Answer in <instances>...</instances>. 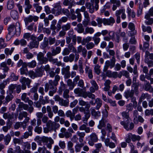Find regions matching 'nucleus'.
Wrapping results in <instances>:
<instances>
[{
  "label": "nucleus",
  "mask_w": 153,
  "mask_h": 153,
  "mask_svg": "<svg viewBox=\"0 0 153 153\" xmlns=\"http://www.w3.org/2000/svg\"><path fill=\"white\" fill-rule=\"evenodd\" d=\"M123 119L125 120L126 119V121H122L120 122L121 125L123 126L125 129L127 131L131 130L134 127V125L133 123H131L130 124L129 127H128V125L131 121L130 118L129 117V114L128 112L123 111L121 114Z\"/></svg>",
  "instance_id": "f257e3e1"
},
{
  "label": "nucleus",
  "mask_w": 153,
  "mask_h": 153,
  "mask_svg": "<svg viewBox=\"0 0 153 153\" xmlns=\"http://www.w3.org/2000/svg\"><path fill=\"white\" fill-rule=\"evenodd\" d=\"M9 33L11 36H13L15 34L19 35L21 32V28L20 24L17 22L15 26L13 25H10L8 28Z\"/></svg>",
  "instance_id": "f03ea898"
},
{
  "label": "nucleus",
  "mask_w": 153,
  "mask_h": 153,
  "mask_svg": "<svg viewBox=\"0 0 153 153\" xmlns=\"http://www.w3.org/2000/svg\"><path fill=\"white\" fill-rule=\"evenodd\" d=\"M90 107V104H88L87 107L85 108L82 107H80L78 106L79 109L80 111L81 112H83L85 114L84 117L83 118V121L84 123L87 122L90 117L91 114L89 109Z\"/></svg>",
  "instance_id": "7ed1b4c3"
},
{
  "label": "nucleus",
  "mask_w": 153,
  "mask_h": 153,
  "mask_svg": "<svg viewBox=\"0 0 153 153\" xmlns=\"http://www.w3.org/2000/svg\"><path fill=\"white\" fill-rule=\"evenodd\" d=\"M60 79V77L58 75H56L55 76V79L53 81L52 80H50L48 83H47L45 85V91L46 92H48L49 89V87L50 85H53L56 86L58 84V82Z\"/></svg>",
  "instance_id": "20e7f679"
},
{
  "label": "nucleus",
  "mask_w": 153,
  "mask_h": 153,
  "mask_svg": "<svg viewBox=\"0 0 153 153\" xmlns=\"http://www.w3.org/2000/svg\"><path fill=\"white\" fill-rule=\"evenodd\" d=\"M114 59V58H111L110 59V61L107 60L105 62L103 69V71L104 72H105L108 70L109 66L111 68H113L114 66L116 61Z\"/></svg>",
  "instance_id": "39448f33"
},
{
  "label": "nucleus",
  "mask_w": 153,
  "mask_h": 153,
  "mask_svg": "<svg viewBox=\"0 0 153 153\" xmlns=\"http://www.w3.org/2000/svg\"><path fill=\"white\" fill-rule=\"evenodd\" d=\"M98 140V137L96 134L92 133L89 136V139L88 141V144L91 146H93L94 143L97 142Z\"/></svg>",
  "instance_id": "423d86ee"
},
{
  "label": "nucleus",
  "mask_w": 153,
  "mask_h": 153,
  "mask_svg": "<svg viewBox=\"0 0 153 153\" xmlns=\"http://www.w3.org/2000/svg\"><path fill=\"white\" fill-rule=\"evenodd\" d=\"M37 59L41 64H46L48 62V59L44 57V54L41 52H39L37 54Z\"/></svg>",
  "instance_id": "0eeeda50"
},
{
  "label": "nucleus",
  "mask_w": 153,
  "mask_h": 153,
  "mask_svg": "<svg viewBox=\"0 0 153 153\" xmlns=\"http://www.w3.org/2000/svg\"><path fill=\"white\" fill-rule=\"evenodd\" d=\"M46 126L52 131L53 129H56L58 128L60 126V125L59 123L52 122L51 120H50L47 123Z\"/></svg>",
  "instance_id": "6e6552de"
},
{
  "label": "nucleus",
  "mask_w": 153,
  "mask_h": 153,
  "mask_svg": "<svg viewBox=\"0 0 153 153\" xmlns=\"http://www.w3.org/2000/svg\"><path fill=\"white\" fill-rule=\"evenodd\" d=\"M80 76L79 75L76 76L73 79V82L71 79H68L67 81L68 85L69 87V89L70 90H72L75 86L74 83H77V81L79 80Z\"/></svg>",
  "instance_id": "1a4fd4ad"
},
{
  "label": "nucleus",
  "mask_w": 153,
  "mask_h": 153,
  "mask_svg": "<svg viewBox=\"0 0 153 153\" xmlns=\"http://www.w3.org/2000/svg\"><path fill=\"white\" fill-rule=\"evenodd\" d=\"M70 69V66H67L65 67L62 68V74L64 75V78L65 79H68L71 76Z\"/></svg>",
  "instance_id": "9d476101"
},
{
  "label": "nucleus",
  "mask_w": 153,
  "mask_h": 153,
  "mask_svg": "<svg viewBox=\"0 0 153 153\" xmlns=\"http://www.w3.org/2000/svg\"><path fill=\"white\" fill-rule=\"evenodd\" d=\"M25 13L29 14L30 13V10L32 8V6L30 4L29 0H25L23 6Z\"/></svg>",
  "instance_id": "9b49d317"
},
{
  "label": "nucleus",
  "mask_w": 153,
  "mask_h": 153,
  "mask_svg": "<svg viewBox=\"0 0 153 153\" xmlns=\"http://www.w3.org/2000/svg\"><path fill=\"white\" fill-rule=\"evenodd\" d=\"M31 39L33 40V41L31 42L30 45H28L29 48L30 49L35 48H37L38 46L39 42L36 40V38L34 36H32Z\"/></svg>",
  "instance_id": "f8f14e48"
},
{
  "label": "nucleus",
  "mask_w": 153,
  "mask_h": 153,
  "mask_svg": "<svg viewBox=\"0 0 153 153\" xmlns=\"http://www.w3.org/2000/svg\"><path fill=\"white\" fill-rule=\"evenodd\" d=\"M124 12H125V10L124 8L120 9L116 11L115 15L117 17L116 22L117 23H119L120 22V15Z\"/></svg>",
  "instance_id": "ddd939ff"
},
{
  "label": "nucleus",
  "mask_w": 153,
  "mask_h": 153,
  "mask_svg": "<svg viewBox=\"0 0 153 153\" xmlns=\"http://www.w3.org/2000/svg\"><path fill=\"white\" fill-rule=\"evenodd\" d=\"M74 93L77 94L78 97H85V91H83V90L79 88L75 89L74 90Z\"/></svg>",
  "instance_id": "4468645a"
},
{
  "label": "nucleus",
  "mask_w": 153,
  "mask_h": 153,
  "mask_svg": "<svg viewBox=\"0 0 153 153\" xmlns=\"http://www.w3.org/2000/svg\"><path fill=\"white\" fill-rule=\"evenodd\" d=\"M110 2L113 4L112 7V10L114 11L116 10L117 7H119L121 5V3L120 0H110Z\"/></svg>",
  "instance_id": "2eb2a0df"
},
{
  "label": "nucleus",
  "mask_w": 153,
  "mask_h": 153,
  "mask_svg": "<svg viewBox=\"0 0 153 153\" xmlns=\"http://www.w3.org/2000/svg\"><path fill=\"white\" fill-rule=\"evenodd\" d=\"M20 81L22 84H25L28 86V88H30V85L31 80L29 78L22 77L20 79Z\"/></svg>",
  "instance_id": "dca6fc26"
},
{
  "label": "nucleus",
  "mask_w": 153,
  "mask_h": 153,
  "mask_svg": "<svg viewBox=\"0 0 153 153\" xmlns=\"http://www.w3.org/2000/svg\"><path fill=\"white\" fill-rule=\"evenodd\" d=\"M134 93V91L133 90H128L125 92L124 96L127 99L130 97L131 98L133 97Z\"/></svg>",
  "instance_id": "f3484780"
},
{
  "label": "nucleus",
  "mask_w": 153,
  "mask_h": 153,
  "mask_svg": "<svg viewBox=\"0 0 153 153\" xmlns=\"http://www.w3.org/2000/svg\"><path fill=\"white\" fill-rule=\"evenodd\" d=\"M104 25H112L115 22V20L112 17H110L109 19L104 18Z\"/></svg>",
  "instance_id": "a211bd4d"
},
{
  "label": "nucleus",
  "mask_w": 153,
  "mask_h": 153,
  "mask_svg": "<svg viewBox=\"0 0 153 153\" xmlns=\"http://www.w3.org/2000/svg\"><path fill=\"white\" fill-rule=\"evenodd\" d=\"M74 32L73 30L69 31L68 33V37H70V38H71L73 44L75 45L76 42V36L74 34Z\"/></svg>",
  "instance_id": "6ab92c4d"
},
{
  "label": "nucleus",
  "mask_w": 153,
  "mask_h": 153,
  "mask_svg": "<svg viewBox=\"0 0 153 153\" xmlns=\"http://www.w3.org/2000/svg\"><path fill=\"white\" fill-rule=\"evenodd\" d=\"M90 110L91 115L97 118L100 116V112L99 111H96L94 108L91 107Z\"/></svg>",
  "instance_id": "aec40b11"
},
{
  "label": "nucleus",
  "mask_w": 153,
  "mask_h": 153,
  "mask_svg": "<svg viewBox=\"0 0 153 153\" xmlns=\"http://www.w3.org/2000/svg\"><path fill=\"white\" fill-rule=\"evenodd\" d=\"M86 8L89 10V12L91 13H93L94 12V5L90 2H86L85 4Z\"/></svg>",
  "instance_id": "412c9836"
},
{
  "label": "nucleus",
  "mask_w": 153,
  "mask_h": 153,
  "mask_svg": "<svg viewBox=\"0 0 153 153\" xmlns=\"http://www.w3.org/2000/svg\"><path fill=\"white\" fill-rule=\"evenodd\" d=\"M77 51L79 53L82 52V56L85 58L87 55V51L85 48H82L81 45L79 46L77 48Z\"/></svg>",
  "instance_id": "4be33fe9"
},
{
  "label": "nucleus",
  "mask_w": 153,
  "mask_h": 153,
  "mask_svg": "<svg viewBox=\"0 0 153 153\" xmlns=\"http://www.w3.org/2000/svg\"><path fill=\"white\" fill-rule=\"evenodd\" d=\"M108 108V106L107 104H105L104 106V109H102V118L103 119H107V118L108 117V112L107 111V109Z\"/></svg>",
  "instance_id": "5701e85b"
},
{
  "label": "nucleus",
  "mask_w": 153,
  "mask_h": 153,
  "mask_svg": "<svg viewBox=\"0 0 153 153\" xmlns=\"http://www.w3.org/2000/svg\"><path fill=\"white\" fill-rule=\"evenodd\" d=\"M109 36H105L103 38V39L104 41H109L111 38L112 39L114 37V32L111 31L109 32L108 33Z\"/></svg>",
  "instance_id": "b1692460"
},
{
  "label": "nucleus",
  "mask_w": 153,
  "mask_h": 153,
  "mask_svg": "<svg viewBox=\"0 0 153 153\" xmlns=\"http://www.w3.org/2000/svg\"><path fill=\"white\" fill-rule=\"evenodd\" d=\"M128 136L131 137L132 140L133 142H135L136 140L139 141L141 139V137L140 136L135 134H132L131 133L128 134Z\"/></svg>",
  "instance_id": "393cba45"
},
{
  "label": "nucleus",
  "mask_w": 153,
  "mask_h": 153,
  "mask_svg": "<svg viewBox=\"0 0 153 153\" xmlns=\"http://www.w3.org/2000/svg\"><path fill=\"white\" fill-rule=\"evenodd\" d=\"M85 70V73L88 74L89 78L90 79H92L93 77L92 72V70L90 69V67L86 65Z\"/></svg>",
  "instance_id": "a878e982"
},
{
  "label": "nucleus",
  "mask_w": 153,
  "mask_h": 153,
  "mask_svg": "<svg viewBox=\"0 0 153 153\" xmlns=\"http://www.w3.org/2000/svg\"><path fill=\"white\" fill-rule=\"evenodd\" d=\"M107 119L102 118L101 120L100 121L99 124L98 126V128L100 129H101L102 127H104L105 126V123L107 122Z\"/></svg>",
  "instance_id": "bb28decb"
},
{
  "label": "nucleus",
  "mask_w": 153,
  "mask_h": 153,
  "mask_svg": "<svg viewBox=\"0 0 153 153\" xmlns=\"http://www.w3.org/2000/svg\"><path fill=\"white\" fill-rule=\"evenodd\" d=\"M54 8L56 9L57 11L56 12V16L60 15L61 13V7L60 4V3H56L54 5Z\"/></svg>",
  "instance_id": "cd10ccee"
},
{
  "label": "nucleus",
  "mask_w": 153,
  "mask_h": 153,
  "mask_svg": "<svg viewBox=\"0 0 153 153\" xmlns=\"http://www.w3.org/2000/svg\"><path fill=\"white\" fill-rule=\"evenodd\" d=\"M76 134L79 137V140L80 142H82L83 140V138L85 135V132L78 131L76 132Z\"/></svg>",
  "instance_id": "c85d7f7f"
},
{
  "label": "nucleus",
  "mask_w": 153,
  "mask_h": 153,
  "mask_svg": "<svg viewBox=\"0 0 153 153\" xmlns=\"http://www.w3.org/2000/svg\"><path fill=\"white\" fill-rule=\"evenodd\" d=\"M96 21L97 22V26L98 27H100L102 26V23H103L104 25L105 24V19L104 18H102L100 17H97L96 19Z\"/></svg>",
  "instance_id": "c756f323"
},
{
  "label": "nucleus",
  "mask_w": 153,
  "mask_h": 153,
  "mask_svg": "<svg viewBox=\"0 0 153 153\" xmlns=\"http://www.w3.org/2000/svg\"><path fill=\"white\" fill-rule=\"evenodd\" d=\"M10 15L12 18L14 20H17L19 18L18 12L16 10H11L10 12Z\"/></svg>",
  "instance_id": "7c9ffc66"
},
{
  "label": "nucleus",
  "mask_w": 153,
  "mask_h": 153,
  "mask_svg": "<svg viewBox=\"0 0 153 153\" xmlns=\"http://www.w3.org/2000/svg\"><path fill=\"white\" fill-rule=\"evenodd\" d=\"M44 72L43 68H37L35 71V73L37 77L41 76Z\"/></svg>",
  "instance_id": "2f4dec72"
},
{
  "label": "nucleus",
  "mask_w": 153,
  "mask_h": 153,
  "mask_svg": "<svg viewBox=\"0 0 153 153\" xmlns=\"http://www.w3.org/2000/svg\"><path fill=\"white\" fill-rule=\"evenodd\" d=\"M14 7V2L13 0H9L7 3V8L8 10H11Z\"/></svg>",
  "instance_id": "473e14b6"
},
{
  "label": "nucleus",
  "mask_w": 153,
  "mask_h": 153,
  "mask_svg": "<svg viewBox=\"0 0 153 153\" xmlns=\"http://www.w3.org/2000/svg\"><path fill=\"white\" fill-rule=\"evenodd\" d=\"M77 32L79 33H82L84 31V29L81 23L78 24L77 25V27L75 28Z\"/></svg>",
  "instance_id": "72a5a7b5"
},
{
  "label": "nucleus",
  "mask_w": 153,
  "mask_h": 153,
  "mask_svg": "<svg viewBox=\"0 0 153 153\" xmlns=\"http://www.w3.org/2000/svg\"><path fill=\"white\" fill-rule=\"evenodd\" d=\"M95 104H96V109L98 110L102 106V100L99 98H97L95 100Z\"/></svg>",
  "instance_id": "f704fd0d"
},
{
  "label": "nucleus",
  "mask_w": 153,
  "mask_h": 153,
  "mask_svg": "<svg viewBox=\"0 0 153 153\" xmlns=\"http://www.w3.org/2000/svg\"><path fill=\"white\" fill-rule=\"evenodd\" d=\"M127 70L131 73H132V72H133V73L135 75L137 74V66L136 65H135L134 66V67L133 71V69L130 66H128L127 68Z\"/></svg>",
  "instance_id": "c9c22d12"
},
{
  "label": "nucleus",
  "mask_w": 153,
  "mask_h": 153,
  "mask_svg": "<svg viewBox=\"0 0 153 153\" xmlns=\"http://www.w3.org/2000/svg\"><path fill=\"white\" fill-rule=\"evenodd\" d=\"M84 144L83 143H78L76 144L75 146V150L76 152H79L81 151V148L84 146Z\"/></svg>",
  "instance_id": "e433bc0d"
},
{
  "label": "nucleus",
  "mask_w": 153,
  "mask_h": 153,
  "mask_svg": "<svg viewBox=\"0 0 153 153\" xmlns=\"http://www.w3.org/2000/svg\"><path fill=\"white\" fill-rule=\"evenodd\" d=\"M111 83V81L109 80H107L105 81L104 84L105 87L104 88V90L105 91H108L110 89V85Z\"/></svg>",
  "instance_id": "4c0bfd02"
},
{
  "label": "nucleus",
  "mask_w": 153,
  "mask_h": 153,
  "mask_svg": "<svg viewBox=\"0 0 153 153\" xmlns=\"http://www.w3.org/2000/svg\"><path fill=\"white\" fill-rule=\"evenodd\" d=\"M65 114L67 117H70L71 121H72L74 118L75 116L73 112L70 110L67 111L66 112Z\"/></svg>",
  "instance_id": "58836bf2"
},
{
  "label": "nucleus",
  "mask_w": 153,
  "mask_h": 153,
  "mask_svg": "<svg viewBox=\"0 0 153 153\" xmlns=\"http://www.w3.org/2000/svg\"><path fill=\"white\" fill-rule=\"evenodd\" d=\"M73 143L71 141H69L67 143V147L68 149L70 151L71 153H74V150L73 148Z\"/></svg>",
  "instance_id": "ea45409f"
},
{
  "label": "nucleus",
  "mask_w": 153,
  "mask_h": 153,
  "mask_svg": "<svg viewBox=\"0 0 153 153\" xmlns=\"http://www.w3.org/2000/svg\"><path fill=\"white\" fill-rule=\"evenodd\" d=\"M92 40L91 37L88 36L85 38L83 39L82 41V45H85L86 43H89Z\"/></svg>",
  "instance_id": "a19ab883"
},
{
  "label": "nucleus",
  "mask_w": 153,
  "mask_h": 153,
  "mask_svg": "<svg viewBox=\"0 0 153 153\" xmlns=\"http://www.w3.org/2000/svg\"><path fill=\"white\" fill-rule=\"evenodd\" d=\"M47 111L48 112V116L50 118H52L53 116V114L51 111V107L49 106H47Z\"/></svg>",
  "instance_id": "79ce46f5"
},
{
  "label": "nucleus",
  "mask_w": 153,
  "mask_h": 153,
  "mask_svg": "<svg viewBox=\"0 0 153 153\" xmlns=\"http://www.w3.org/2000/svg\"><path fill=\"white\" fill-rule=\"evenodd\" d=\"M59 105L64 106H67L69 104V101L68 100H64L62 98L59 102Z\"/></svg>",
  "instance_id": "37998d69"
},
{
  "label": "nucleus",
  "mask_w": 153,
  "mask_h": 153,
  "mask_svg": "<svg viewBox=\"0 0 153 153\" xmlns=\"http://www.w3.org/2000/svg\"><path fill=\"white\" fill-rule=\"evenodd\" d=\"M18 107L20 111L22 110V108L25 110H27L28 109V105L27 104H25L23 102L19 104Z\"/></svg>",
  "instance_id": "c03bdc74"
},
{
  "label": "nucleus",
  "mask_w": 153,
  "mask_h": 153,
  "mask_svg": "<svg viewBox=\"0 0 153 153\" xmlns=\"http://www.w3.org/2000/svg\"><path fill=\"white\" fill-rule=\"evenodd\" d=\"M13 97V96L12 94L9 93V94L5 97V103H7L9 102L12 100Z\"/></svg>",
  "instance_id": "a18cd8bd"
},
{
  "label": "nucleus",
  "mask_w": 153,
  "mask_h": 153,
  "mask_svg": "<svg viewBox=\"0 0 153 153\" xmlns=\"http://www.w3.org/2000/svg\"><path fill=\"white\" fill-rule=\"evenodd\" d=\"M61 51V48L60 47H57L55 49H53L52 51V52L53 53V56H55L56 54L60 53Z\"/></svg>",
  "instance_id": "49530a36"
},
{
  "label": "nucleus",
  "mask_w": 153,
  "mask_h": 153,
  "mask_svg": "<svg viewBox=\"0 0 153 153\" xmlns=\"http://www.w3.org/2000/svg\"><path fill=\"white\" fill-rule=\"evenodd\" d=\"M149 97V95L147 93H143L139 98L138 102L140 103L145 98H148Z\"/></svg>",
  "instance_id": "de8ad7c7"
},
{
  "label": "nucleus",
  "mask_w": 153,
  "mask_h": 153,
  "mask_svg": "<svg viewBox=\"0 0 153 153\" xmlns=\"http://www.w3.org/2000/svg\"><path fill=\"white\" fill-rule=\"evenodd\" d=\"M3 117L5 119H7L8 120H10L13 118V116L9 113H4L3 115Z\"/></svg>",
  "instance_id": "09e8293b"
},
{
  "label": "nucleus",
  "mask_w": 153,
  "mask_h": 153,
  "mask_svg": "<svg viewBox=\"0 0 153 153\" xmlns=\"http://www.w3.org/2000/svg\"><path fill=\"white\" fill-rule=\"evenodd\" d=\"M94 29L92 27H86L85 28V33H89L92 34L94 32Z\"/></svg>",
  "instance_id": "8fccbe9b"
},
{
  "label": "nucleus",
  "mask_w": 153,
  "mask_h": 153,
  "mask_svg": "<svg viewBox=\"0 0 153 153\" xmlns=\"http://www.w3.org/2000/svg\"><path fill=\"white\" fill-rule=\"evenodd\" d=\"M14 50V48H12L11 49L6 48L4 49V53L7 55H11Z\"/></svg>",
  "instance_id": "3c124183"
},
{
  "label": "nucleus",
  "mask_w": 153,
  "mask_h": 153,
  "mask_svg": "<svg viewBox=\"0 0 153 153\" xmlns=\"http://www.w3.org/2000/svg\"><path fill=\"white\" fill-rule=\"evenodd\" d=\"M27 115L28 114L26 112L23 111L19 113L18 118L20 120H22L24 117H26Z\"/></svg>",
  "instance_id": "603ef678"
},
{
  "label": "nucleus",
  "mask_w": 153,
  "mask_h": 153,
  "mask_svg": "<svg viewBox=\"0 0 153 153\" xmlns=\"http://www.w3.org/2000/svg\"><path fill=\"white\" fill-rule=\"evenodd\" d=\"M106 49V51L109 53V55L112 56V58H114V59L116 61V59L114 57V55L115 54L114 51L113 50L109 49V48H107Z\"/></svg>",
  "instance_id": "864d4df0"
},
{
  "label": "nucleus",
  "mask_w": 153,
  "mask_h": 153,
  "mask_svg": "<svg viewBox=\"0 0 153 153\" xmlns=\"http://www.w3.org/2000/svg\"><path fill=\"white\" fill-rule=\"evenodd\" d=\"M7 46V44L5 42L4 39L0 38V49H3Z\"/></svg>",
  "instance_id": "5fc2aeb1"
},
{
  "label": "nucleus",
  "mask_w": 153,
  "mask_h": 153,
  "mask_svg": "<svg viewBox=\"0 0 153 153\" xmlns=\"http://www.w3.org/2000/svg\"><path fill=\"white\" fill-rule=\"evenodd\" d=\"M65 86V85L63 83V82H61V85L58 90L60 94H61L62 93V91L65 90V89L66 88Z\"/></svg>",
  "instance_id": "6e6d98bb"
},
{
  "label": "nucleus",
  "mask_w": 153,
  "mask_h": 153,
  "mask_svg": "<svg viewBox=\"0 0 153 153\" xmlns=\"http://www.w3.org/2000/svg\"><path fill=\"white\" fill-rule=\"evenodd\" d=\"M0 66L1 67L3 68V70L5 72H7L9 69V68L7 65L6 63L5 62H3L1 63Z\"/></svg>",
  "instance_id": "4d7b16f0"
},
{
  "label": "nucleus",
  "mask_w": 153,
  "mask_h": 153,
  "mask_svg": "<svg viewBox=\"0 0 153 153\" xmlns=\"http://www.w3.org/2000/svg\"><path fill=\"white\" fill-rule=\"evenodd\" d=\"M41 140L43 143H47L48 142L50 141L52 139L51 137H48L45 136H43L41 138Z\"/></svg>",
  "instance_id": "13d9d810"
},
{
  "label": "nucleus",
  "mask_w": 153,
  "mask_h": 153,
  "mask_svg": "<svg viewBox=\"0 0 153 153\" xmlns=\"http://www.w3.org/2000/svg\"><path fill=\"white\" fill-rule=\"evenodd\" d=\"M16 84H11L8 87L9 93L12 94L13 91V90L16 88Z\"/></svg>",
  "instance_id": "bf43d9fd"
},
{
  "label": "nucleus",
  "mask_w": 153,
  "mask_h": 153,
  "mask_svg": "<svg viewBox=\"0 0 153 153\" xmlns=\"http://www.w3.org/2000/svg\"><path fill=\"white\" fill-rule=\"evenodd\" d=\"M36 65V62L35 60H32L30 62L27 63V66L30 68H34Z\"/></svg>",
  "instance_id": "052dcab7"
},
{
  "label": "nucleus",
  "mask_w": 153,
  "mask_h": 153,
  "mask_svg": "<svg viewBox=\"0 0 153 153\" xmlns=\"http://www.w3.org/2000/svg\"><path fill=\"white\" fill-rule=\"evenodd\" d=\"M71 27V24L68 23L66 25H63L62 27V28L64 31H67L69 30Z\"/></svg>",
  "instance_id": "680f3d73"
},
{
  "label": "nucleus",
  "mask_w": 153,
  "mask_h": 153,
  "mask_svg": "<svg viewBox=\"0 0 153 153\" xmlns=\"http://www.w3.org/2000/svg\"><path fill=\"white\" fill-rule=\"evenodd\" d=\"M95 46V44L93 42H91L88 43L86 45V47L88 50H90L92 49Z\"/></svg>",
  "instance_id": "e2e57ef3"
},
{
  "label": "nucleus",
  "mask_w": 153,
  "mask_h": 153,
  "mask_svg": "<svg viewBox=\"0 0 153 153\" xmlns=\"http://www.w3.org/2000/svg\"><path fill=\"white\" fill-rule=\"evenodd\" d=\"M144 61L145 63L147 64L148 66L149 67H150L153 66V61L152 60H149V58H145Z\"/></svg>",
  "instance_id": "0e129e2a"
},
{
  "label": "nucleus",
  "mask_w": 153,
  "mask_h": 153,
  "mask_svg": "<svg viewBox=\"0 0 153 153\" xmlns=\"http://www.w3.org/2000/svg\"><path fill=\"white\" fill-rule=\"evenodd\" d=\"M153 16V8L151 7L149 10L148 13L146 14L145 18H148L149 17Z\"/></svg>",
  "instance_id": "69168bd1"
},
{
  "label": "nucleus",
  "mask_w": 153,
  "mask_h": 153,
  "mask_svg": "<svg viewBox=\"0 0 153 153\" xmlns=\"http://www.w3.org/2000/svg\"><path fill=\"white\" fill-rule=\"evenodd\" d=\"M28 75L29 77L32 79L37 77L36 73L33 71H30L28 72Z\"/></svg>",
  "instance_id": "338daca9"
},
{
  "label": "nucleus",
  "mask_w": 153,
  "mask_h": 153,
  "mask_svg": "<svg viewBox=\"0 0 153 153\" xmlns=\"http://www.w3.org/2000/svg\"><path fill=\"white\" fill-rule=\"evenodd\" d=\"M146 83L144 84V89L146 91H149L152 88L150 83L149 82H146Z\"/></svg>",
  "instance_id": "774afa93"
}]
</instances>
